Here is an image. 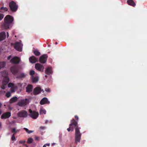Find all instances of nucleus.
<instances>
[{"label": "nucleus", "instance_id": "nucleus-1", "mask_svg": "<svg viewBox=\"0 0 147 147\" xmlns=\"http://www.w3.org/2000/svg\"><path fill=\"white\" fill-rule=\"evenodd\" d=\"M13 20V18L12 16L7 15L4 19V23L2 25V27L4 29L9 28L11 27V23Z\"/></svg>", "mask_w": 147, "mask_h": 147}, {"label": "nucleus", "instance_id": "nucleus-2", "mask_svg": "<svg viewBox=\"0 0 147 147\" xmlns=\"http://www.w3.org/2000/svg\"><path fill=\"white\" fill-rule=\"evenodd\" d=\"M0 75L3 78L1 88L2 89H4L5 86L9 81V79L7 77L8 72L6 71H4L1 72Z\"/></svg>", "mask_w": 147, "mask_h": 147}, {"label": "nucleus", "instance_id": "nucleus-3", "mask_svg": "<svg viewBox=\"0 0 147 147\" xmlns=\"http://www.w3.org/2000/svg\"><path fill=\"white\" fill-rule=\"evenodd\" d=\"M30 75L31 76L32 82L33 83H36L38 80V77L36 73H35L34 71L31 70L30 72Z\"/></svg>", "mask_w": 147, "mask_h": 147}, {"label": "nucleus", "instance_id": "nucleus-4", "mask_svg": "<svg viewBox=\"0 0 147 147\" xmlns=\"http://www.w3.org/2000/svg\"><path fill=\"white\" fill-rule=\"evenodd\" d=\"M80 127H77L75 128V141L76 142H79L81 138V134L80 131Z\"/></svg>", "mask_w": 147, "mask_h": 147}, {"label": "nucleus", "instance_id": "nucleus-5", "mask_svg": "<svg viewBox=\"0 0 147 147\" xmlns=\"http://www.w3.org/2000/svg\"><path fill=\"white\" fill-rule=\"evenodd\" d=\"M29 111L30 113L29 115L32 118L36 119L38 117L39 115L38 112L35 111H32L31 109H29Z\"/></svg>", "mask_w": 147, "mask_h": 147}, {"label": "nucleus", "instance_id": "nucleus-6", "mask_svg": "<svg viewBox=\"0 0 147 147\" xmlns=\"http://www.w3.org/2000/svg\"><path fill=\"white\" fill-rule=\"evenodd\" d=\"M29 102V100L27 98L22 99L18 103L19 106L21 107L24 106L28 104Z\"/></svg>", "mask_w": 147, "mask_h": 147}, {"label": "nucleus", "instance_id": "nucleus-7", "mask_svg": "<svg viewBox=\"0 0 147 147\" xmlns=\"http://www.w3.org/2000/svg\"><path fill=\"white\" fill-rule=\"evenodd\" d=\"M22 46L21 42H16L14 45V47L18 51H21L22 50Z\"/></svg>", "mask_w": 147, "mask_h": 147}, {"label": "nucleus", "instance_id": "nucleus-8", "mask_svg": "<svg viewBox=\"0 0 147 147\" xmlns=\"http://www.w3.org/2000/svg\"><path fill=\"white\" fill-rule=\"evenodd\" d=\"M9 5L11 10L13 11H16L18 8V6L16 3L13 1L9 3Z\"/></svg>", "mask_w": 147, "mask_h": 147}, {"label": "nucleus", "instance_id": "nucleus-9", "mask_svg": "<svg viewBox=\"0 0 147 147\" xmlns=\"http://www.w3.org/2000/svg\"><path fill=\"white\" fill-rule=\"evenodd\" d=\"M41 92L43 93L44 92V91L43 89H41L40 87L38 86L34 88L33 93L34 95H37L40 93Z\"/></svg>", "mask_w": 147, "mask_h": 147}, {"label": "nucleus", "instance_id": "nucleus-10", "mask_svg": "<svg viewBox=\"0 0 147 147\" xmlns=\"http://www.w3.org/2000/svg\"><path fill=\"white\" fill-rule=\"evenodd\" d=\"M77 122H76L74 119L73 120L71 121V123L69 124V128L67 129V131H70V130H71V131H73L74 129L71 128V126L74 125L75 126H76V128L77 127H78V126H77Z\"/></svg>", "mask_w": 147, "mask_h": 147}, {"label": "nucleus", "instance_id": "nucleus-11", "mask_svg": "<svg viewBox=\"0 0 147 147\" xmlns=\"http://www.w3.org/2000/svg\"><path fill=\"white\" fill-rule=\"evenodd\" d=\"M28 113L27 111L25 110L22 111L18 113V116L21 117H25L27 116Z\"/></svg>", "mask_w": 147, "mask_h": 147}, {"label": "nucleus", "instance_id": "nucleus-12", "mask_svg": "<svg viewBox=\"0 0 147 147\" xmlns=\"http://www.w3.org/2000/svg\"><path fill=\"white\" fill-rule=\"evenodd\" d=\"M35 68L36 70L40 71L43 72L44 66L40 63H36L35 65Z\"/></svg>", "mask_w": 147, "mask_h": 147}, {"label": "nucleus", "instance_id": "nucleus-13", "mask_svg": "<svg viewBox=\"0 0 147 147\" xmlns=\"http://www.w3.org/2000/svg\"><path fill=\"white\" fill-rule=\"evenodd\" d=\"M47 57V55L45 54L42 55L39 58L40 62L42 63H45L46 62Z\"/></svg>", "mask_w": 147, "mask_h": 147}, {"label": "nucleus", "instance_id": "nucleus-14", "mask_svg": "<svg viewBox=\"0 0 147 147\" xmlns=\"http://www.w3.org/2000/svg\"><path fill=\"white\" fill-rule=\"evenodd\" d=\"M11 115V113L10 112H7L3 113L1 117L2 119H5L8 118L10 117Z\"/></svg>", "mask_w": 147, "mask_h": 147}, {"label": "nucleus", "instance_id": "nucleus-15", "mask_svg": "<svg viewBox=\"0 0 147 147\" xmlns=\"http://www.w3.org/2000/svg\"><path fill=\"white\" fill-rule=\"evenodd\" d=\"M20 61V59L18 57H14L11 60V62L13 63H18Z\"/></svg>", "mask_w": 147, "mask_h": 147}, {"label": "nucleus", "instance_id": "nucleus-16", "mask_svg": "<svg viewBox=\"0 0 147 147\" xmlns=\"http://www.w3.org/2000/svg\"><path fill=\"white\" fill-rule=\"evenodd\" d=\"M50 103V101H48V99L46 97L43 98L40 102V104L41 105L46 104H49Z\"/></svg>", "mask_w": 147, "mask_h": 147}, {"label": "nucleus", "instance_id": "nucleus-17", "mask_svg": "<svg viewBox=\"0 0 147 147\" xmlns=\"http://www.w3.org/2000/svg\"><path fill=\"white\" fill-rule=\"evenodd\" d=\"M8 87L9 88H11V92H14L15 91V89L14 88H17L16 86H15V85L11 83H10L9 84H8Z\"/></svg>", "mask_w": 147, "mask_h": 147}, {"label": "nucleus", "instance_id": "nucleus-18", "mask_svg": "<svg viewBox=\"0 0 147 147\" xmlns=\"http://www.w3.org/2000/svg\"><path fill=\"white\" fill-rule=\"evenodd\" d=\"M38 60V59L34 56H32L29 58L30 62L32 63H34L36 62Z\"/></svg>", "mask_w": 147, "mask_h": 147}, {"label": "nucleus", "instance_id": "nucleus-19", "mask_svg": "<svg viewBox=\"0 0 147 147\" xmlns=\"http://www.w3.org/2000/svg\"><path fill=\"white\" fill-rule=\"evenodd\" d=\"M26 92L30 93L32 91L33 89V86L31 85H28L26 88Z\"/></svg>", "mask_w": 147, "mask_h": 147}, {"label": "nucleus", "instance_id": "nucleus-20", "mask_svg": "<svg viewBox=\"0 0 147 147\" xmlns=\"http://www.w3.org/2000/svg\"><path fill=\"white\" fill-rule=\"evenodd\" d=\"M11 70L12 73L14 75L16 74L18 71L17 67L16 66H13L11 67Z\"/></svg>", "mask_w": 147, "mask_h": 147}, {"label": "nucleus", "instance_id": "nucleus-21", "mask_svg": "<svg viewBox=\"0 0 147 147\" xmlns=\"http://www.w3.org/2000/svg\"><path fill=\"white\" fill-rule=\"evenodd\" d=\"M6 37L5 33L4 32H2L0 33V40H2L4 39Z\"/></svg>", "mask_w": 147, "mask_h": 147}, {"label": "nucleus", "instance_id": "nucleus-22", "mask_svg": "<svg viewBox=\"0 0 147 147\" xmlns=\"http://www.w3.org/2000/svg\"><path fill=\"white\" fill-rule=\"evenodd\" d=\"M45 73L46 74H51L52 73L51 67H49L47 68L45 70Z\"/></svg>", "mask_w": 147, "mask_h": 147}, {"label": "nucleus", "instance_id": "nucleus-23", "mask_svg": "<svg viewBox=\"0 0 147 147\" xmlns=\"http://www.w3.org/2000/svg\"><path fill=\"white\" fill-rule=\"evenodd\" d=\"M128 4L133 6L136 5V4L132 0H128L127 1Z\"/></svg>", "mask_w": 147, "mask_h": 147}, {"label": "nucleus", "instance_id": "nucleus-24", "mask_svg": "<svg viewBox=\"0 0 147 147\" xmlns=\"http://www.w3.org/2000/svg\"><path fill=\"white\" fill-rule=\"evenodd\" d=\"M5 65V62H0V69L2 68H3Z\"/></svg>", "mask_w": 147, "mask_h": 147}, {"label": "nucleus", "instance_id": "nucleus-25", "mask_svg": "<svg viewBox=\"0 0 147 147\" xmlns=\"http://www.w3.org/2000/svg\"><path fill=\"white\" fill-rule=\"evenodd\" d=\"M46 111L45 109H43L41 108L40 110V114H45L46 113Z\"/></svg>", "mask_w": 147, "mask_h": 147}, {"label": "nucleus", "instance_id": "nucleus-26", "mask_svg": "<svg viewBox=\"0 0 147 147\" xmlns=\"http://www.w3.org/2000/svg\"><path fill=\"white\" fill-rule=\"evenodd\" d=\"M19 131V130H16V129L15 128H13L11 129V131L14 133L13 134H15L16 133L18 132Z\"/></svg>", "mask_w": 147, "mask_h": 147}, {"label": "nucleus", "instance_id": "nucleus-27", "mask_svg": "<svg viewBox=\"0 0 147 147\" xmlns=\"http://www.w3.org/2000/svg\"><path fill=\"white\" fill-rule=\"evenodd\" d=\"M17 100V98L16 97H14L12 98L10 100V101L11 102H13L16 101Z\"/></svg>", "mask_w": 147, "mask_h": 147}, {"label": "nucleus", "instance_id": "nucleus-28", "mask_svg": "<svg viewBox=\"0 0 147 147\" xmlns=\"http://www.w3.org/2000/svg\"><path fill=\"white\" fill-rule=\"evenodd\" d=\"M34 53L36 56H39L40 55V53L39 52L38 50H36L34 52Z\"/></svg>", "mask_w": 147, "mask_h": 147}, {"label": "nucleus", "instance_id": "nucleus-29", "mask_svg": "<svg viewBox=\"0 0 147 147\" xmlns=\"http://www.w3.org/2000/svg\"><path fill=\"white\" fill-rule=\"evenodd\" d=\"M33 139L31 138H29L28 139L27 142L29 144H30V143H32L33 142Z\"/></svg>", "mask_w": 147, "mask_h": 147}, {"label": "nucleus", "instance_id": "nucleus-30", "mask_svg": "<svg viewBox=\"0 0 147 147\" xmlns=\"http://www.w3.org/2000/svg\"><path fill=\"white\" fill-rule=\"evenodd\" d=\"M24 129L26 131V132L28 134H30L33 132V131L31 130H29L27 128H24Z\"/></svg>", "mask_w": 147, "mask_h": 147}, {"label": "nucleus", "instance_id": "nucleus-31", "mask_svg": "<svg viewBox=\"0 0 147 147\" xmlns=\"http://www.w3.org/2000/svg\"><path fill=\"white\" fill-rule=\"evenodd\" d=\"M1 9L2 10V12H4L7 11V9L6 7H2L1 8Z\"/></svg>", "mask_w": 147, "mask_h": 147}, {"label": "nucleus", "instance_id": "nucleus-32", "mask_svg": "<svg viewBox=\"0 0 147 147\" xmlns=\"http://www.w3.org/2000/svg\"><path fill=\"white\" fill-rule=\"evenodd\" d=\"M11 140H12L13 141H16V139L15 138L14 134H13L12 135L11 137Z\"/></svg>", "mask_w": 147, "mask_h": 147}, {"label": "nucleus", "instance_id": "nucleus-33", "mask_svg": "<svg viewBox=\"0 0 147 147\" xmlns=\"http://www.w3.org/2000/svg\"><path fill=\"white\" fill-rule=\"evenodd\" d=\"M26 142V141L25 140H20L19 141V143L20 144H24Z\"/></svg>", "mask_w": 147, "mask_h": 147}, {"label": "nucleus", "instance_id": "nucleus-34", "mask_svg": "<svg viewBox=\"0 0 147 147\" xmlns=\"http://www.w3.org/2000/svg\"><path fill=\"white\" fill-rule=\"evenodd\" d=\"M26 76V75L24 73L21 74H20V76L19 77L20 78H23L25 77Z\"/></svg>", "mask_w": 147, "mask_h": 147}, {"label": "nucleus", "instance_id": "nucleus-35", "mask_svg": "<svg viewBox=\"0 0 147 147\" xmlns=\"http://www.w3.org/2000/svg\"><path fill=\"white\" fill-rule=\"evenodd\" d=\"M11 95L10 92H7L6 94V96L7 97H9Z\"/></svg>", "mask_w": 147, "mask_h": 147}, {"label": "nucleus", "instance_id": "nucleus-36", "mask_svg": "<svg viewBox=\"0 0 147 147\" xmlns=\"http://www.w3.org/2000/svg\"><path fill=\"white\" fill-rule=\"evenodd\" d=\"M45 91L47 92H51V90L49 88H46L45 90Z\"/></svg>", "mask_w": 147, "mask_h": 147}, {"label": "nucleus", "instance_id": "nucleus-37", "mask_svg": "<svg viewBox=\"0 0 147 147\" xmlns=\"http://www.w3.org/2000/svg\"><path fill=\"white\" fill-rule=\"evenodd\" d=\"M4 17V15L2 14H0V21Z\"/></svg>", "mask_w": 147, "mask_h": 147}, {"label": "nucleus", "instance_id": "nucleus-38", "mask_svg": "<svg viewBox=\"0 0 147 147\" xmlns=\"http://www.w3.org/2000/svg\"><path fill=\"white\" fill-rule=\"evenodd\" d=\"M50 146V144H46L43 146V147H46V146Z\"/></svg>", "mask_w": 147, "mask_h": 147}, {"label": "nucleus", "instance_id": "nucleus-39", "mask_svg": "<svg viewBox=\"0 0 147 147\" xmlns=\"http://www.w3.org/2000/svg\"><path fill=\"white\" fill-rule=\"evenodd\" d=\"M35 139L36 140H39V138L38 136H36L35 137Z\"/></svg>", "mask_w": 147, "mask_h": 147}, {"label": "nucleus", "instance_id": "nucleus-40", "mask_svg": "<svg viewBox=\"0 0 147 147\" xmlns=\"http://www.w3.org/2000/svg\"><path fill=\"white\" fill-rule=\"evenodd\" d=\"M45 128V127L43 126H41L40 127V129H41L43 130Z\"/></svg>", "mask_w": 147, "mask_h": 147}, {"label": "nucleus", "instance_id": "nucleus-41", "mask_svg": "<svg viewBox=\"0 0 147 147\" xmlns=\"http://www.w3.org/2000/svg\"><path fill=\"white\" fill-rule=\"evenodd\" d=\"M11 56H9L8 57H7V59H10V58H11Z\"/></svg>", "mask_w": 147, "mask_h": 147}, {"label": "nucleus", "instance_id": "nucleus-42", "mask_svg": "<svg viewBox=\"0 0 147 147\" xmlns=\"http://www.w3.org/2000/svg\"><path fill=\"white\" fill-rule=\"evenodd\" d=\"M77 120H78V117L77 116H75Z\"/></svg>", "mask_w": 147, "mask_h": 147}, {"label": "nucleus", "instance_id": "nucleus-43", "mask_svg": "<svg viewBox=\"0 0 147 147\" xmlns=\"http://www.w3.org/2000/svg\"><path fill=\"white\" fill-rule=\"evenodd\" d=\"M7 37L9 36V34L8 32H7Z\"/></svg>", "mask_w": 147, "mask_h": 147}, {"label": "nucleus", "instance_id": "nucleus-44", "mask_svg": "<svg viewBox=\"0 0 147 147\" xmlns=\"http://www.w3.org/2000/svg\"><path fill=\"white\" fill-rule=\"evenodd\" d=\"M9 110H11L12 109V108L11 107H9Z\"/></svg>", "mask_w": 147, "mask_h": 147}, {"label": "nucleus", "instance_id": "nucleus-45", "mask_svg": "<svg viewBox=\"0 0 147 147\" xmlns=\"http://www.w3.org/2000/svg\"><path fill=\"white\" fill-rule=\"evenodd\" d=\"M1 113H2V111L1 110H0V115H1Z\"/></svg>", "mask_w": 147, "mask_h": 147}, {"label": "nucleus", "instance_id": "nucleus-46", "mask_svg": "<svg viewBox=\"0 0 147 147\" xmlns=\"http://www.w3.org/2000/svg\"><path fill=\"white\" fill-rule=\"evenodd\" d=\"M1 106H2V104L0 103V107H1Z\"/></svg>", "mask_w": 147, "mask_h": 147}, {"label": "nucleus", "instance_id": "nucleus-47", "mask_svg": "<svg viewBox=\"0 0 147 147\" xmlns=\"http://www.w3.org/2000/svg\"><path fill=\"white\" fill-rule=\"evenodd\" d=\"M12 123H15V121H12Z\"/></svg>", "mask_w": 147, "mask_h": 147}, {"label": "nucleus", "instance_id": "nucleus-48", "mask_svg": "<svg viewBox=\"0 0 147 147\" xmlns=\"http://www.w3.org/2000/svg\"><path fill=\"white\" fill-rule=\"evenodd\" d=\"M47 122H48V121L47 120H46V121H45V123H47Z\"/></svg>", "mask_w": 147, "mask_h": 147}, {"label": "nucleus", "instance_id": "nucleus-49", "mask_svg": "<svg viewBox=\"0 0 147 147\" xmlns=\"http://www.w3.org/2000/svg\"><path fill=\"white\" fill-rule=\"evenodd\" d=\"M1 126V123L0 122V126Z\"/></svg>", "mask_w": 147, "mask_h": 147}, {"label": "nucleus", "instance_id": "nucleus-50", "mask_svg": "<svg viewBox=\"0 0 147 147\" xmlns=\"http://www.w3.org/2000/svg\"><path fill=\"white\" fill-rule=\"evenodd\" d=\"M71 128L74 129V128L72 127V126H71Z\"/></svg>", "mask_w": 147, "mask_h": 147}]
</instances>
